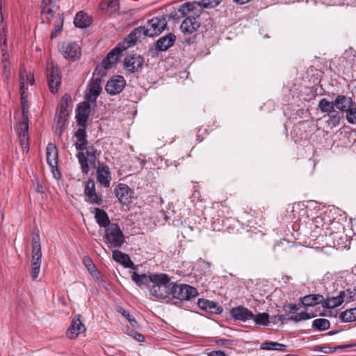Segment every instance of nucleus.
I'll use <instances>...</instances> for the list:
<instances>
[{"label":"nucleus","instance_id":"c03bdc74","mask_svg":"<svg viewBox=\"0 0 356 356\" xmlns=\"http://www.w3.org/2000/svg\"><path fill=\"white\" fill-rule=\"evenodd\" d=\"M353 346V344L339 345V346H337L334 347H330L327 345H324V346H322L323 350H321V352L324 353L330 354V353H332L335 352L338 349L343 350V349H346V348H350Z\"/></svg>","mask_w":356,"mask_h":356},{"label":"nucleus","instance_id":"6e6d98bb","mask_svg":"<svg viewBox=\"0 0 356 356\" xmlns=\"http://www.w3.org/2000/svg\"><path fill=\"white\" fill-rule=\"evenodd\" d=\"M22 75L23 76V79H24L25 85L27 84L28 83H29L31 85H33L34 83V79L32 76L26 75L25 76L26 80H25L24 75L22 72H20V79H22ZM22 83V81L20 82V83Z\"/></svg>","mask_w":356,"mask_h":356},{"label":"nucleus","instance_id":"aec40b11","mask_svg":"<svg viewBox=\"0 0 356 356\" xmlns=\"http://www.w3.org/2000/svg\"><path fill=\"white\" fill-rule=\"evenodd\" d=\"M341 58L344 63V67L350 68L352 72L356 70V50L353 47L346 49Z\"/></svg>","mask_w":356,"mask_h":356},{"label":"nucleus","instance_id":"774afa93","mask_svg":"<svg viewBox=\"0 0 356 356\" xmlns=\"http://www.w3.org/2000/svg\"><path fill=\"white\" fill-rule=\"evenodd\" d=\"M338 332H339V331H338V330H336V331H330V332H329L327 334H328V335H334V334H337V333H338Z\"/></svg>","mask_w":356,"mask_h":356},{"label":"nucleus","instance_id":"9d476101","mask_svg":"<svg viewBox=\"0 0 356 356\" xmlns=\"http://www.w3.org/2000/svg\"><path fill=\"white\" fill-rule=\"evenodd\" d=\"M47 81L50 91L57 92L61 84V74L57 64L51 63L47 70Z\"/></svg>","mask_w":356,"mask_h":356},{"label":"nucleus","instance_id":"2f4dec72","mask_svg":"<svg viewBox=\"0 0 356 356\" xmlns=\"http://www.w3.org/2000/svg\"><path fill=\"white\" fill-rule=\"evenodd\" d=\"M301 303L305 307H312L322 303L324 300L323 296L321 294H309L300 299Z\"/></svg>","mask_w":356,"mask_h":356},{"label":"nucleus","instance_id":"412c9836","mask_svg":"<svg viewBox=\"0 0 356 356\" xmlns=\"http://www.w3.org/2000/svg\"><path fill=\"white\" fill-rule=\"evenodd\" d=\"M198 307L207 312L220 314L222 312V307L217 302L207 299L200 298L197 301Z\"/></svg>","mask_w":356,"mask_h":356},{"label":"nucleus","instance_id":"ddd939ff","mask_svg":"<svg viewBox=\"0 0 356 356\" xmlns=\"http://www.w3.org/2000/svg\"><path fill=\"white\" fill-rule=\"evenodd\" d=\"M126 81L122 76L116 75L108 81L105 86L106 91L111 95L120 93L124 88Z\"/></svg>","mask_w":356,"mask_h":356},{"label":"nucleus","instance_id":"9b49d317","mask_svg":"<svg viewBox=\"0 0 356 356\" xmlns=\"http://www.w3.org/2000/svg\"><path fill=\"white\" fill-rule=\"evenodd\" d=\"M84 195L86 201L92 204L102 205V196L96 192L95 183L92 179H88L85 184Z\"/></svg>","mask_w":356,"mask_h":356},{"label":"nucleus","instance_id":"423d86ee","mask_svg":"<svg viewBox=\"0 0 356 356\" xmlns=\"http://www.w3.org/2000/svg\"><path fill=\"white\" fill-rule=\"evenodd\" d=\"M197 289L188 284L172 283L171 296L175 305H178L185 300H190L197 296Z\"/></svg>","mask_w":356,"mask_h":356},{"label":"nucleus","instance_id":"de8ad7c7","mask_svg":"<svg viewBox=\"0 0 356 356\" xmlns=\"http://www.w3.org/2000/svg\"><path fill=\"white\" fill-rule=\"evenodd\" d=\"M63 29V19L59 18L54 24V29L51 32V38L53 39L56 38L59 33L61 32Z\"/></svg>","mask_w":356,"mask_h":356},{"label":"nucleus","instance_id":"49530a36","mask_svg":"<svg viewBox=\"0 0 356 356\" xmlns=\"http://www.w3.org/2000/svg\"><path fill=\"white\" fill-rule=\"evenodd\" d=\"M118 312L128 320L131 326L134 327L137 325V321H136L134 317L129 314L128 311L120 307L119 308Z\"/></svg>","mask_w":356,"mask_h":356},{"label":"nucleus","instance_id":"680f3d73","mask_svg":"<svg viewBox=\"0 0 356 356\" xmlns=\"http://www.w3.org/2000/svg\"><path fill=\"white\" fill-rule=\"evenodd\" d=\"M2 67H8L10 66V60L8 56L2 58Z\"/></svg>","mask_w":356,"mask_h":356},{"label":"nucleus","instance_id":"a211bd4d","mask_svg":"<svg viewBox=\"0 0 356 356\" xmlns=\"http://www.w3.org/2000/svg\"><path fill=\"white\" fill-rule=\"evenodd\" d=\"M85 330V325L81 321V315L77 314L72 318L71 325L66 332V335L69 339H72Z\"/></svg>","mask_w":356,"mask_h":356},{"label":"nucleus","instance_id":"bb28decb","mask_svg":"<svg viewBox=\"0 0 356 356\" xmlns=\"http://www.w3.org/2000/svg\"><path fill=\"white\" fill-rule=\"evenodd\" d=\"M112 256L114 261L122 264L124 267L134 270L136 269V266L131 260L130 257L128 254L123 253L120 250H113Z\"/></svg>","mask_w":356,"mask_h":356},{"label":"nucleus","instance_id":"bf43d9fd","mask_svg":"<svg viewBox=\"0 0 356 356\" xmlns=\"http://www.w3.org/2000/svg\"><path fill=\"white\" fill-rule=\"evenodd\" d=\"M216 343L220 346H227L231 344L230 341L226 339H218L217 340Z\"/></svg>","mask_w":356,"mask_h":356},{"label":"nucleus","instance_id":"a878e982","mask_svg":"<svg viewBox=\"0 0 356 356\" xmlns=\"http://www.w3.org/2000/svg\"><path fill=\"white\" fill-rule=\"evenodd\" d=\"M86 128L87 127H80L74 133V136L77 140L74 143V146L79 152L85 150L88 145Z\"/></svg>","mask_w":356,"mask_h":356},{"label":"nucleus","instance_id":"473e14b6","mask_svg":"<svg viewBox=\"0 0 356 356\" xmlns=\"http://www.w3.org/2000/svg\"><path fill=\"white\" fill-rule=\"evenodd\" d=\"M90 23L91 20L89 16L82 11L77 13L74 19L75 26L81 29L88 27Z\"/></svg>","mask_w":356,"mask_h":356},{"label":"nucleus","instance_id":"4468645a","mask_svg":"<svg viewBox=\"0 0 356 356\" xmlns=\"http://www.w3.org/2000/svg\"><path fill=\"white\" fill-rule=\"evenodd\" d=\"M58 48L59 51L66 59L76 60L81 56V49L76 43H63Z\"/></svg>","mask_w":356,"mask_h":356},{"label":"nucleus","instance_id":"dca6fc26","mask_svg":"<svg viewBox=\"0 0 356 356\" xmlns=\"http://www.w3.org/2000/svg\"><path fill=\"white\" fill-rule=\"evenodd\" d=\"M128 45L127 43V38L126 40L122 44V47H115L112 49L106 56V57L102 60L103 65H104L105 68H111L112 66L116 64L118 61L120 57L122 56L123 50H125L127 48H124Z\"/></svg>","mask_w":356,"mask_h":356},{"label":"nucleus","instance_id":"c756f323","mask_svg":"<svg viewBox=\"0 0 356 356\" xmlns=\"http://www.w3.org/2000/svg\"><path fill=\"white\" fill-rule=\"evenodd\" d=\"M337 225H339V222L334 221L331 222L330 225L324 223L321 229L318 225H316L315 228L312 230L313 236H318V235L322 236H331L334 234L332 227H335Z\"/></svg>","mask_w":356,"mask_h":356},{"label":"nucleus","instance_id":"0eeeda50","mask_svg":"<svg viewBox=\"0 0 356 356\" xmlns=\"http://www.w3.org/2000/svg\"><path fill=\"white\" fill-rule=\"evenodd\" d=\"M103 240L110 248H119L125 241L123 232L116 223H112L105 229Z\"/></svg>","mask_w":356,"mask_h":356},{"label":"nucleus","instance_id":"3c124183","mask_svg":"<svg viewBox=\"0 0 356 356\" xmlns=\"http://www.w3.org/2000/svg\"><path fill=\"white\" fill-rule=\"evenodd\" d=\"M104 2L113 10H117L119 8L118 0H104Z\"/></svg>","mask_w":356,"mask_h":356},{"label":"nucleus","instance_id":"6e6552de","mask_svg":"<svg viewBox=\"0 0 356 356\" xmlns=\"http://www.w3.org/2000/svg\"><path fill=\"white\" fill-rule=\"evenodd\" d=\"M85 150L86 152L84 150L79 151L76 157L81 165V172L88 175L90 171V165L93 168L96 167V160L99 152L97 153V151L93 145L87 146Z\"/></svg>","mask_w":356,"mask_h":356},{"label":"nucleus","instance_id":"f3484780","mask_svg":"<svg viewBox=\"0 0 356 356\" xmlns=\"http://www.w3.org/2000/svg\"><path fill=\"white\" fill-rule=\"evenodd\" d=\"M111 173L109 167L102 162H98L97 167V180L104 186L108 188L111 181Z\"/></svg>","mask_w":356,"mask_h":356},{"label":"nucleus","instance_id":"20e7f679","mask_svg":"<svg viewBox=\"0 0 356 356\" xmlns=\"http://www.w3.org/2000/svg\"><path fill=\"white\" fill-rule=\"evenodd\" d=\"M156 279L149 286L150 294L156 298L164 299L171 294V286L169 276L164 273L156 274Z\"/></svg>","mask_w":356,"mask_h":356},{"label":"nucleus","instance_id":"72a5a7b5","mask_svg":"<svg viewBox=\"0 0 356 356\" xmlns=\"http://www.w3.org/2000/svg\"><path fill=\"white\" fill-rule=\"evenodd\" d=\"M343 302V299L340 296L339 293L336 296L324 298L323 307L326 309H333L340 306Z\"/></svg>","mask_w":356,"mask_h":356},{"label":"nucleus","instance_id":"f03ea898","mask_svg":"<svg viewBox=\"0 0 356 356\" xmlns=\"http://www.w3.org/2000/svg\"><path fill=\"white\" fill-rule=\"evenodd\" d=\"M27 88L25 87V83L24 81L23 76L22 75V83L20 86V94H21V106L22 113V121L19 122L15 126V131L18 134L20 145L22 149L26 150V152L29 150V105L27 101V95L25 91Z\"/></svg>","mask_w":356,"mask_h":356},{"label":"nucleus","instance_id":"13d9d810","mask_svg":"<svg viewBox=\"0 0 356 356\" xmlns=\"http://www.w3.org/2000/svg\"><path fill=\"white\" fill-rule=\"evenodd\" d=\"M208 356H226L222 350H213L208 354Z\"/></svg>","mask_w":356,"mask_h":356},{"label":"nucleus","instance_id":"cd10ccee","mask_svg":"<svg viewBox=\"0 0 356 356\" xmlns=\"http://www.w3.org/2000/svg\"><path fill=\"white\" fill-rule=\"evenodd\" d=\"M47 161L50 168L53 170L57 168L58 165V149L56 145L49 143L46 148Z\"/></svg>","mask_w":356,"mask_h":356},{"label":"nucleus","instance_id":"052dcab7","mask_svg":"<svg viewBox=\"0 0 356 356\" xmlns=\"http://www.w3.org/2000/svg\"><path fill=\"white\" fill-rule=\"evenodd\" d=\"M134 337L139 342H143L145 341V337L138 332H136Z\"/></svg>","mask_w":356,"mask_h":356},{"label":"nucleus","instance_id":"e2e57ef3","mask_svg":"<svg viewBox=\"0 0 356 356\" xmlns=\"http://www.w3.org/2000/svg\"><path fill=\"white\" fill-rule=\"evenodd\" d=\"M0 44H1V49L2 47H4V48L7 47L6 39L4 38V36L3 37V35L1 34L0 35Z\"/></svg>","mask_w":356,"mask_h":356},{"label":"nucleus","instance_id":"0e129e2a","mask_svg":"<svg viewBox=\"0 0 356 356\" xmlns=\"http://www.w3.org/2000/svg\"><path fill=\"white\" fill-rule=\"evenodd\" d=\"M276 318H277V320L279 321H281V322H284V321H288L287 320L288 317H286L284 315H277L276 316Z\"/></svg>","mask_w":356,"mask_h":356},{"label":"nucleus","instance_id":"5fc2aeb1","mask_svg":"<svg viewBox=\"0 0 356 356\" xmlns=\"http://www.w3.org/2000/svg\"><path fill=\"white\" fill-rule=\"evenodd\" d=\"M22 75L23 76V79H24L25 85L27 84L28 83H29L31 85H33L34 83V79L32 76L26 75L25 76L26 80H25L24 75L22 72H20V79H22ZM22 83V81L20 82V83Z\"/></svg>","mask_w":356,"mask_h":356},{"label":"nucleus","instance_id":"4d7b16f0","mask_svg":"<svg viewBox=\"0 0 356 356\" xmlns=\"http://www.w3.org/2000/svg\"><path fill=\"white\" fill-rule=\"evenodd\" d=\"M3 67V76L7 80L10 79L11 76V72L10 70V66L8 67Z\"/></svg>","mask_w":356,"mask_h":356},{"label":"nucleus","instance_id":"c85d7f7f","mask_svg":"<svg viewBox=\"0 0 356 356\" xmlns=\"http://www.w3.org/2000/svg\"><path fill=\"white\" fill-rule=\"evenodd\" d=\"M334 107L340 112H346L350 105L354 104L351 97H348L343 95H337L334 101Z\"/></svg>","mask_w":356,"mask_h":356},{"label":"nucleus","instance_id":"a18cd8bd","mask_svg":"<svg viewBox=\"0 0 356 356\" xmlns=\"http://www.w3.org/2000/svg\"><path fill=\"white\" fill-rule=\"evenodd\" d=\"M222 0H201V3L196 2L200 4L197 9H200L201 6L204 8H215L220 4Z\"/></svg>","mask_w":356,"mask_h":356},{"label":"nucleus","instance_id":"c9c22d12","mask_svg":"<svg viewBox=\"0 0 356 356\" xmlns=\"http://www.w3.org/2000/svg\"><path fill=\"white\" fill-rule=\"evenodd\" d=\"M328 120L327 122L332 127H337L340 124L341 120L343 118V115L339 111L334 109L327 113Z\"/></svg>","mask_w":356,"mask_h":356},{"label":"nucleus","instance_id":"5701e85b","mask_svg":"<svg viewBox=\"0 0 356 356\" xmlns=\"http://www.w3.org/2000/svg\"><path fill=\"white\" fill-rule=\"evenodd\" d=\"M102 79L99 77H93L89 85V91L87 95V99L89 102H95L102 91Z\"/></svg>","mask_w":356,"mask_h":356},{"label":"nucleus","instance_id":"58836bf2","mask_svg":"<svg viewBox=\"0 0 356 356\" xmlns=\"http://www.w3.org/2000/svg\"><path fill=\"white\" fill-rule=\"evenodd\" d=\"M330 323L325 318H317L313 321L312 327L318 331H324L329 329Z\"/></svg>","mask_w":356,"mask_h":356},{"label":"nucleus","instance_id":"338daca9","mask_svg":"<svg viewBox=\"0 0 356 356\" xmlns=\"http://www.w3.org/2000/svg\"><path fill=\"white\" fill-rule=\"evenodd\" d=\"M321 350H323L322 349V346H315L314 347V350H315V351H320V352H321Z\"/></svg>","mask_w":356,"mask_h":356},{"label":"nucleus","instance_id":"8fccbe9b","mask_svg":"<svg viewBox=\"0 0 356 356\" xmlns=\"http://www.w3.org/2000/svg\"><path fill=\"white\" fill-rule=\"evenodd\" d=\"M83 261L88 271H90L91 273H92L93 271H96V267L94 265L92 261L89 257H85L83 259Z\"/></svg>","mask_w":356,"mask_h":356},{"label":"nucleus","instance_id":"b1692460","mask_svg":"<svg viewBox=\"0 0 356 356\" xmlns=\"http://www.w3.org/2000/svg\"><path fill=\"white\" fill-rule=\"evenodd\" d=\"M176 36L173 33H168L161 37L155 44V49L159 51H165L170 49L175 43Z\"/></svg>","mask_w":356,"mask_h":356},{"label":"nucleus","instance_id":"393cba45","mask_svg":"<svg viewBox=\"0 0 356 356\" xmlns=\"http://www.w3.org/2000/svg\"><path fill=\"white\" fill-rule=\"evenodd\" d=\"M156 274H149V275H139L136 272H134L131 275L132 280L140 287H147L152 284L154 280L156 279Z\"/></svg>","mask_w":356,"mask_h":356},{"label":"nucleus","instance_id":"4be33fe9","mask_svg":"<svg viewBox=\"0 0 356 356\" xmlns=\"http://www.w3.org/2000/svg\"><path fill=\"white\" fill-rule=\"evenodd\" d=\"M230 314L235 320L243 322L251 319L254 316V314L243 306L233 307L230 311Z\"/></svg>","mask_w":356,"mask_h":356},{"label":"nucleus","instance_id":"7ed1b4c3","mask_svg":"<svg viewBox=\"0 0 356 356\" xmlns=\"http://www.w3.org/2000/svg\"><path fill=\"white\" fill-rule=\"evenodd\" d=\"M199 3L194 2H187L181 5L178 9V12L182 17H186L182 22L180 29L184 35H191L195 33L200 26L197 17L200 16V9H197Z\"/></svg>","mask_w":356,"mask_h":356},{"label":"nucleus","instance_id":"7c9ffc66","mask_svg":"<svg viewBox=\"0 0 356 356\" xmlns=\"http://www.w3.org/2000/svg\"><path fill=\"white\" fill-rule=\"evenodd\" d=\"M95 218L97 223L100 227L105 229L112 224L110 222L107 213L104 210L99 208L95 209Z\"/></svg>","mask_w":356,"mask_h":356},{"label":"nucleus","instance_id":"37998d69","mask_svg":"<svg viewBox=\"0 0 356 356\" xmlns=\"http://www.w3.org/2000/svg\"><path fill=\"white\" fill-rule=\"evenodd\" d=\"M314 316L315 315L313 314H309L307 312H302L297 315L288 317L287 320L299 322L302 320L310 319Z\"/></svg>","mask_w":356,"mask_h":356},{"label":"nucleus","instance_id":"79ce46f5","mask_svg":"<svg viewBox=\"0 0 356 356\" xmlns=\"http://www.w3.org/2000/svg\"><path fill=\"white\" fill-rule=\"evenodd\" d=\"M339 293L340 296L343 298V302H348L353 300V298L356 295V289L355 287L353 289H347L340 291Z\"/></svg>","mask_w":356,"mask_h":356},{"label":"nucleus","instance_id":"a19ab883","mask_svg":"<svg viewBox=\"0 0 356 356\" xmlns=\"http://www.w3.org/2000/svg\"><path fill=\"white\" fill-rule=\"evenodd\" d=\"M346 119L347 122L353 125H356V104L348 106V109L346 112Z\"/></svg>","mask_w":356,"mask_h":356},{"label":"nucleus","instance_id":"4c0bfd02","mask_svg":"<svg viewBox=\"0 0 356 356\" xmlns=\"http://www.w3.org/2000/svg\"><path fill=\"white\" fill-rule=\"evenodd\" d=\"M318 106L321 113H329L335 109L334 102L328 101L325 98L319 101Z\"/></svg>","mask_w":356,"mask_h":356},{"label":"nucleus","instance_id":"1a4fd4ad","mask_svg":"<svg viewBox=\"0 0 356 356\" xmlns=\"http://www.w3.org/2000/svg\"><path fill=\"white\" fill-rule=\"evenodd\" d=\"M71 96L65 94L63 97L62 102L59 105L58 112L55 120H56V130H58L60 136L62 135L65 129V121L68 115L67 107L69 104L71 103Z\"/></svg>","mask_w":356,"mask_h":356},{"label":"nucleus","instance_id":"2eb2a0df","mask_svg":"<svg viewBox=\"0 0 356 356\" xmlns=\"http://www.w3.org/2000/svg\"><path fill=\"white\" fill-rule=\"evenodd\" d=\"M91 106L88 102L81 103L76 110V119L78 126L87 127Z\"/></svg>","mask_w":356,"mask_h":356},{"label":"nucleus","instance_id":"ea45409f","mask_svg":"<svg viewBox=\"0 0 356 356\" xmlns=\"http://www.w3.org/2000/svg\"><path fill=\"white\" fill-rule=\"evenodd\" d=\"M254 323L259 325H268L270 323L269 315L267 313H258L257 315L254 314V316L251 318Z\"/></svg>","mask_w":356,"mask_h":356},{"label":"nucleus","instance_id":"09e8293b","mask_svg":"<svg viewBox=\"0 0 356 356\" xmlns=\"http://www.w3.org/2000/svg\"><path fill=\"white\" fill-rule=\"evenodd\" d=\"M108 69L109 68H105L103 64L102 65H97L94 70L93 77H99L101 79L106 75V70Z\"/></svg>","mask_w":356,"mask_h":356},{"label":"nucleus","instance_id":"f8f14e48","mask_svg":"<svg viewBox=\"0 0 356 356\" xmlns=\"http://www.w3.org/2000/svg\"><path fill=\"white\" fill-rule=\"evenodd\" d=\"M144 63V58L136 54L129 55L124 60V68L129 73L141 71Z\"/></svg>","mask_w":356,"mask_h":356},{"label":"nucleus","instance_id":"f257e3e1","mask_svg":"<svg viewBox=\"0 0 356 356\" xmlns=\"http://www.w3.org/2000/svg\"><path fill=\"white\" fill-rule=\"evenodd\" d=\"M167 27L166 17L164 16L153 17L145 26L135 28L127 36L128 45L124 48H129L135 45L138 40L145 39L147 37L154 38L160 35Z\"/></svg>","mask_w":356,"mask_h":356},{"label":"nucleus","instance_id":"864d4df0","mask_svg":"<svg viewBox=\"0 0 356 356\" xmlns=\"http://www.w3.org/2000/svg\"><path fill=\"white\" fill-rule=\"evenodd\" d=\"M284 309L286 312H289V313H293L294 314V313H296L299 309V307L296 304L290 303V304L284 305Z\"/></svg>","mask_w":356,"mask_h":356},{"label":"nucleus","instance_id":"69168bd1","mask_svg":"<svg viewBox=\"0 0 356 356\" xmlns=\"http://www.w3.org/2000/svg\"><path fill=\"white\" fill-rule=\"evenodd\" d=\"M1 55H2V58H3V57L8 56V53H7V50H6V48L2 47V48L1 49Z\"/></svg>","mask_w":356,"mask_h":356},{"label":"nucleus","instance_id":"39448f33","mask_svg":"<svg viewBox=\"0 0 356 356\" xmlns=\"http://www.w3.org/2000/svg\"><path fill=\"white\" fill-rule=\"evenodd\" d=\"M31 277L35 280L40 273L41 265V245L39 231L35 229L32 237Z\"/></svg>","mask_w":356,"mask_h":356},{"label":"nucleus","instance_id":"6ab92c4d","mask_svg":"<svg viewBox=\"0 0 356 356\" xmlns=\"http://www.w3.org/2000/svg\"><path fill=\"white\" fill-rule=\"evenodd\" d=\"M114 193L121 204H127L131 202L132 191L127 184H119Z\"/></svg>","mask_w":356,"mask_h":356},{"label":"nucleus","instance_id":"603ef678","mask_svg":"<svg viewBox=\"0 0 356 356\" xmlns=\"http://www.w3.org/2000/svg\"><path fill=\"white\" fill-rule=\"evenodd\" d=\"M184 40L182 41V42L184 44H191L195 42L196 36H195V34H194V33L191 35H184Z\"/></svg>","mask_w":356,"mask_h":356},{"label":"nucleus","instance_id":"e433bc0d","mask_svg":"<svg viewBox=\"0 0 356 356\" xmlns=\"http://www.w3.org/2000/svg\"><path fill=\"white\" fill-rule=\"evenodd\" d=\"M339 318L341 321L345 323L356 321V307L342 312L339 315Z\"/></svg>","mask_w":356,"mask_h":356},{"label":"nucleus","instance_id":"f704fd0d","mask_svg":"<svg viewBox=\"0 0 356 356\" xmlns=\"http://www.w3.org/2000/svg\"><path fill=\"white\" fill-rule=\"evenodd\" d=\"M286 346L284 344L279 343L275 341H265L261 343L260 346L261 350H280V351H285L286 349Z\"/></svg>","mask_w":356,"mask_h":356}]
</instances>
